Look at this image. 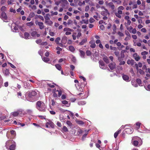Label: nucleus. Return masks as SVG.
<instances>
[{"label":"nucleus","mask_w":150,"mask_h":150,"mask_svg":"<svg viewBox=\"0 0 150 150\" xmlns=\"http://www.w3.org/2000/svg\"><path fill=\"white\" fill-rule=\"evenodd\" d=\"M83 132V131L81 129H79L78 130L77 132L78 133V134H81Z\"/></svg>","instance_id":"nucleus-54"},{"label":"nucleus","mask_w":150,"mask_h":150,"mask_svg":"<svg viewBox=\"0 0 150 150\" xmlns=\"http://www.w3.org/2000/svg\"><path fill=\"white\" fill-rule=\"evenodd\" d=\"M56 68L59 70H60L62 69L61 66L59 64H57L55 65Z\"/></svg>","instance_id":"nucleus-42"},{"label":"nucleus","mask_w":150,"mask_h":150,"mask_svg":"<svg viewBox=\"0 0 150 150\" xmlns=\"http://www.w3.org/2000/svg\"><path fill=\"white\" fill-rule=\"evenodd\" d=\"M138 73H139L141 74H144V72L141 69H139L137 70Z\"/></svg>","instance_id":"nucleus-40"},{"label":"nucleus","mask_w":150,"mask_h":150,"mask_svg":"<svg viewBox=\"0 0 150 150\" xmlns=\"http://www.w3.org/2000/svg\"><path fill=\"white\" fill-rule=\"evenodd\" d=\"M59 110L60 113L62 114H64L65 112V109H63L60 107L59 108Z\"/></svg>","instance_id":"nucleus-30"},{"label":"nucleus","mask_w":150,"mask_h":150,"mask_svg":"<svg viewBox=\"0 0 150 150\" xmlns=\"http://www.w3.org/2000/svg\"><path fill=\"white\" fill-rule=\"evenodd\" d=\"M132 142H133V144L134 146H137L138 144V143L139 142H138V141H137V140H132Z\"/></svg>","instance_id":"nucleus-34"},{"label":"nucleus","mask_w":150,"mask_h":150,"mask_svg":"<svg viewBox=\"0 0 150 150\" xmlns=\"http://www.w3.org/2000/svg\"><path fill=\"white\" fill-rule=\"evenodd\" d=\"M136 82L140 86L141 83V80L139 79H137L136 80Z\"/></svg>","instance_id":"nucleus-47"},{"label":"nucleus","mask_w":150,"mask_h":150,"mask_svg":"<svg viewBox=\"0 0 150 150\" xmlns=\"http://www.w3.org/2000/svg\"><path fill=\"white\" fill-rule=\"evenodd\" d=\"M69 50L72 52H74L75 50V48L73 46H69Z\"/></svg>","instance_id":"nucleus-35"},{"label":"nucleus","mask_w":150,"mask_h":150,"mask_svg":"<svg viewBox=\"0 0 150 150\" xmlns=\"http://www.w3.org/2000/svg\"><path fill=\"white\" fill-rule=\"evenodd\" d=\"M86 55L87 56H90L91 54V52L89 50H87L86 51Z\"/></svg>","instance_id":"nucleus-52"},{"label":"nucleus","mask_w":150,"mask_h":150,"mask_svg":"<svg viewBox=\"0 0 150 150\" xmlns=\"http://www.w3.org/2000/svg\"><path fill=\"white\" fill-rule=\"evenodd\" d=\"M125 130L126 133L128 134H131L133 131V129L132 128H127Z\"/></svg>","instance_id":"nucleus-13"},{"label":"nucleus","mask_w":150,"mask_h":150,"mask_svg":"<svg viewBox=\"0 0 150 150\" xmlns=\"http://www.w3.org/2000/svg\"><path fill=\"white\" fill-rule=\"evenodd\" d=\"M124 9L122 6H120L117 8V12H115V16L118 18H121V14H122V10Z\"/></svg>","instance_id":"nucleus-3"},{"label":"nucleus","mask_w":150,"mask_h":150,"mask_svg":"<svg viewBox=\"0 0 150 150\" xmlns=\"http://www.w3.org/2000/svg\"><path fill=\"white\" fill-rule=\"evenodd\" d=\"M36 107V108L40 111L44 112L46 111V105L42 101H39L37 102Z\"/></svg>","instance_id":"nucleus-1"},{"label":"nucleus","mask_w":150,"mask_h":150,"mask_svg":"<svg viewBox=\"0 0 150 150\" xmlns=\"http://www.w3.org/2000/svg\"><path fill=\"white\" fill-rule=\"evenodd\" d=\"M80 22L81 24H83V23L85 24H88V19L86 20L83 19Z\"/></svg>","instance_id":"nucleus-33"},{"label":"nucleus","mask_w":150,"mask_h":150,"mask_svg":"<svg viewBox=\"0 0 150 150\" xmlns=\"http://www.w3.org/2000/svg\"><path fill=\"white\" fill-rule=\"evenodd\" d=\"M76 122L79 125H83L84 124V123L81 120H76Z\"/></svg>","instance_id":"nucleus-43"},{"label":"nucleus","mask_w":150,"mask_h":150,"mask_svg":"<svg viewBox=\"0 0 150 150\" xmlns=\"http://www.w3.org/2000/svg\"><path fill=\"white\" fill-rule=\"evenodd\" d=\"M122 77L124 80L126 81H129V76L126 75H123L122 76Z\"/></svg>","instance_id":"nucleus-17"},{"label":"nucleus","mask_w":150,"mask_h":150,"mask_svg":"<svg viewBox=\"0 0 150 150\" xmlns=\"http://www.w3.org/2000/svg\"><path fill=\"white\" fill-rule=\"evenodd\" d=\"M72 23V21L70 20H69L68 21V22L67 23H66V24H67L68 25H69L70 24H71Z\"/></svg>","instance_id":"nucleus-60"},{"label":"nucleus","mask_w":150,"mask_h":150,"mask_svg":"<svg viewBox=\"0 0 150 150\" xmlns=\"http://www.w3.org/2000/svg\"><path fill=\"white\" fill-rule=\"evenodd\" d=\"M101 14L103 16H106L109 15L110 13L107 9H105V10L101 12Z\"/></svg>","instance_id":"nucleus-10"},{"label":"nucleus","mask_w":150,"mask_h":150,"mask_svg":"<svg viewBox=\"0 0 150 150\" xmlns=\"http://www.w3.org/2000/svg\"><path fill=\"white\" fill-rule=\"evenodd\" d=\"M50 15L49 13L46 14L45 16H44V18L45 21L50 20Z\"/></svg>","instance_id":"nucleus-27"},{"label":"nucleus","mask_w":150,"mask_h":150,"mask_svg":"<svg viewBox=\"0 0 150 150\" xmlns=\"http://www.w3.org/2000/svg\"><path fill=\"white\" fill-rule=\"evenodd\" d=\"M112 2L116 3V4L119 5L121 3L120 0H112Z\"/></svg>","instance_id":"nucleus-26"},{"label":"nucleus","mask_w":150,"mask_h":150,"mask_svg":"<svg viewBox=\"0 0 150 150\" xmlns=\"http://www.w3.org/2000/svg\"><path fill=\"white\" fill-rule=\"evenodd\" d=\"M35 23L36 25H38L39 26V28L40 29L42 30L44 28V25L43 23L39 22L38 21H36Z\"/></svg>","instance_id":"nucleus-7"},{"label":"nucleus","mask_w":150,"mask_h":150,"mask_svg":"<svg viewBox=\"0 0 150 150\" xmlns=\"http://www.w3.org/2000/svg\"><path fill=\"white\" fill-rule=\"evenodd\" d=\"M76 100V99L75 98H71L70 100L72 102H74Z\"/></svg>","instance_id":"nucleus-63"},{"label":"nucleus","mask_w":150,"mask_h":150,"mask_svg":"<svg viewBox=\"0 0 150 150\" xmlns=\"http://www.w3.org/2000/svg\"><path fill=\"white\" fill-rule=\"evenodd\" d=\"M148 52H146V51H144L143 52H142L141 53V54L142 55H146V54H148Z\"/></svg>","instance_id":"nucleus-55"},{"label":"nucleus","mask_w":150,"mask_h":150,"mask_svg":"<svg viewBox=\"0 0 150 150\" xmlns=\"http://www.w3.org/2000/svg\"><path fill=\"white\" fill-rule=\"evenodd\" d=\"M137 32V30L135 28H134L133 29V30L131 31V33H132L133 34H135Z\"/></svg>","instance_id":"nucleus-59"},{"label":"nucleus","mask_w":150,"mask_h":150,"mask_svg":"<svg viewBox=\"0 0 150 150\" xmlns=\"http://www.w3.org/2000/svg\"><path fill=\"white\" fill-rule=\"evenodd\" d=\"M99 63L100 64V68L103 69H105V67L104 66V64L103 62L102 61H99Z\"/></svg>","instance_id":"nucleus-20"},{"label":"nucleus","mask_w":150,"mask_h":150,"mask_svg":"<svg viewBox=\"0 0 150 150\" xmlns=\"http://www.w3.org/2000/svg\"><path fill=\"white\" fill-rule=\"evenodd\" d=\"M0 17L4 21L8 22L6 14L4 12H2L1 14H0Z\"/></svg>","instance_id":"nucleus-4"},{"label":"nucleus","mask_w":150,"mask_h":150,"mask_svg":"<svg viewBox=\"0 0 150 150\" xmlns=\"http://www.w3.org/2000/svg\"><path fill=\"white\" fill-rule=\"evenodd\" d=\"M79 52H80V55L81 57L82 58H84L85 56V52L80 50H79Z\"/></svg>","instance_id":"nucleus-22"},{"label":"nucleus","mask_w":150,"mask_h":150,"mask_svg":"<svg viewBox=\"0 0 150 150\" xmlns=\"http://www.w3.org/2000/svg\"><path fill=\"white\" fill-rule=\"evenodd\" d=\"M95 21V20L92 18H91L89 19V22L90 23H92Z\"/></svg>","instance_id":"nucleus-57"},{"label":"nucleus","mask_w":150,"mask_h":150,"mask_svg":"<svg viewBox=\"0 0 150 150\" xmlns=\"http://www.w3.org/2000/svg\"><path fill=\"white\" fill-rule=\"evenodd\" d=\"M132 84L133 86L135 87H137L138 86L137 84L134 81H132Z\"/></svg>","instance_id":"nucleus-44"},{"label":"nucleus","mask_w":150,"mask_h":150,"mask_svg":"<svg viewBox=\"0 0 150 150\" xmlns=\"http://www.w3.org/2000/svg\"><path fill=\"white\" fill-rule=\"evenodd\" d=\"M133 29V28L131 26L127 28V29L130 32H131Z\"/></svg>","instance_id":"nucleus-58"},{"label":"nucleus","mask_w":150,"mask_h":150,"mask_svg":"<svg viewBox=\"0 0 150 150\" xmlns=\"http://www.w3.org/2000/svg\"><path fill=\"white\" fill-rule=\"evenodd\" d=\"M145 88L147 90L150 91V84L148 85Z\"/></svg>","instance_id":"nucleus-64"},{"label":"nucleus","mask_w":150,"mask_h":150,"mask_svg":"<svg viewBox=\"0 0 150 150\" xmlns=\"http://www.w3.org/2000/svg\"><path fill=\"white\" fill-rule=\"evenodd\" d=\"M89 8V6H86L85 8V11H88Z\"/></svg>","instance_id":"nucleus-62"},{"label":"nucleus","mask_w":150,"mask_h":150,"mask_svg":"<svg viewBox=\"0 0 150 150\" xmlns=\"http://www.w3.org/2000/svg\"><path fill=\"white\" fill-rule=\"evenodd\" d=\"M74 31V30L69 28H66V35H69L71 34V32Z\"/></svg>","instance_id":"nucleus-19"},{"label":"nucleus","mask_w":150,"mask_h":150,"mask_svg":"<svg viewBox=\"0 0 150 150\" xmlns=\"http://www.w3.org/2000/svg\"><path fill=\"white\" fill-rule=\"evenodd\" d=\"M59 119L62 122H65V118L63 115L61 114L59 115Z\"/></svg>","instance_id":"nucleus-25"},{"label":"nucleus","mask_w":150,"mask_h":150,"mask_svg":"<svg viewBox=\"0 0 150 150\" xmlns=\"http://www.w3.org/2000/svg\"><path fill=\"white\" fill-rule=\"evenodd\" d=\"M11 30H13L14 29V30H13V32H16L18 30V28L17 25H16L14 23H12L11 25Z\"/></svg>","instance_id":"nucleus-9"},{"label":"nucleus","mask_w":150,"mask_h":150,"mask_svg":"<svg viewBox=\"0 0 150 150\" xmlns=\"http://www.w3.org/2000/svg\"><path fill=\"white\" fill-rule=\"evenodd\" d=\"M24 38L26 39H29L30 38V35L29 33L27 32H25L24 34Z\"/></svg>","instance_id":"nucleus-23"},{"label":"nucleus","mask_w":150,"mask_h":150,"mask_svg":"<svg viewBox=\"0 0 150 150\" xmlns=\"http://www.w3.org/2000/svg\"><path fill=\"white\" fill-rule=\"evenodd\" d=\"M134 61L133 60L128 59L127 62V63L128 64H130L131 66L133 65L134 64Z\"/></svg>","instance_id":"nucleus-24"},{"label":"nucleus","mask_w":150,"mask_h":150,"mask_svg":"<svg viewBox=\"0 0 150 150\" xmlns=\"http://www.w3.org/2000/svg\"><path fill=\"white\" fill-rule=\"evenodd\" d=\"M121 132V129H119L117 131L115 132L114 134V137L116 138L118 136V135Z\"/></svg>","instance_id":"nucleus-28"},{"label":"nucleus","mask_w":150,"mask_h":150,"mask_svg":"<svg viewBox=\"0 0 150 150\" xmlns=\"http://www.w3.org/2000/svg\"><path fill=\"white\" fill-rule=\"evenodd\" d=\"M133 56L136 61H138L140 59V57L137 53L134 54Z\"/></svg>","instance_id":"nucleus-15"},{"label":"nucleus","mask_w":150,"mask_h":150,"mask_svg":"<svg viewBox=\"0 0 150 150\" xmlns=\"http://www.w3.org/2000/svg\"><path fill=\"white\" fill-rule=\"evenodd\" d=\"M38 117H39L40 119H45V116L39 115L38 116Z\"/></svg>","instance_id":"nucleus-61"},{"label":"nucleus","mask_w":150,"mask_h":150,"mask_svg":"<svg viewBox=\"0 0 150 150\" xmlns=\"http://www.w3.org/2000/svg\"><path fill=\"white\" fill-rule=\"evenodd\" d=\"M34 25V23L32 22L27 23H26V25L27 26H29L30 27H31V26H32Z\"/></svg>","instance_id":"nucleus-38"},{"label":"nucleus","mask_w":150,"mask_h":150,"mask_svg":"<svg viewBox=\"0 0 150 150\" xmlns=\"http://www.w3.org/2000/svg\"><path fill=\"white\" fill-rule=\"evenodd\" d=\"M103 59L104 61L106 63H108L109 62V60L106 57H105L103 58Z\"/></svg>","instance_id":"nucleus-39"},{"label":"nucleus","mask_w":150,"mask_h":150,"mask_svg":"<svg viewBox=\"0 0 150 150\" xmlns=\"http://www.w3.org/2000/svg\"><path fill=\"white\" fill-rule=\"evenodd\" d=\"M86 103L84 101H81L78 102V104L79 105H84L86 104Z\"/></svg>","instance_id":"nucleus-45"},{"label":"nucleus","mask_w":150,"mask_h":150,"mask_svg":"<svg viewBox=\"0 0 150 150\" xmlns=\"http://www.w3.org/2000/svg\"><path fill=\"white\" fill-rule=\"evenodd\" d=\"M42 59L45 62H47L49 61V59L47 57H44L42 58Z\"/></svg>","instance_id":"nucleus-37"},{"label":"nucleus","mask_w":150,"mask_h":150,"mask_svg":"<svg viewBox=\"0 0 150 150\" xmlns=\"http://www.w3.org/2000/svg\"><path fill=\"white\" fill-rule=\"evenodd\" d=\"M60 40V38L59 37H58L56 38V40H55V42L57 43V44H59V46L63 47L62 44L61 43H59V42Z\"/></svg>","instance_id":"nucleus-18"},{"label":"nucleus","mask_w":150,"mask_h":150,"mask_svg":"<svg viewBox=\"0 0 150 150\" xmlns=\"http://www.w3.org/2000/svg\"><path fill=\"white\" fill-rule=\"evenodd\" d=\"M13 0H8V4H12V3L13 2Z\"/></svg>","instance_id":"nucleus-56"},{"label":"nucleus","mask_w":150,"mask_h":150,"mask_svg":"<svg viewBox=\"0 0 150 150\" xmlns=\"http://www.w3.org/2000/svg\"><path fill=\"white\" fill-rule=\"evenodd\" d=\"M5 146L8 150H15L16 142L13 140H9L6 142Z\"/></svg>","instance_id":"nucleus-2"},{"label":"nucleus","mask_w":150,"mask_h":150,"mask_svg":"<svg viewBox=\"0 0 150 150\" xmlns=\"http://www.w3.org/2000/svg\"><path fill=\"white\" fill-rule=\"evenodd\" d=\"M62 94V91L60 90H57L55 91L53 94L54 97H57V96L60 97Z\"/></svg>","instance_id":"nucleus-6"},{"label":"nucleus","mask_w":150,"mask_h":150,"mask_svg":"<svg viewBox=\"0 0 150 150\" xmlns=\"http://www.w3.org/2000/svg\"><path fill=\"white\" fill-rule=\"evenodd\" d=\"M37 35V32L35 31H34L32 32L31 35L34 38H36V35Z\"/></svg>","instance_id":"nucleus-36"},{"label":"nucleus","mask_w":150,"mask_h":150,"mask_svg":"<svg viewBox=\"0 0 150 150\" xmlns=\"http://www.w3.org/2000/svg\"><path fill=\"white\" fill-rule=\"evenodd\" d=\"M108 66L111 70H113L115 68V64L114 62L110 63L109 64Z\"/></svg>","instance_id":"nucleus-11"},{"label":"nucleus","mask_w":150,"mask_h":150,"mask_svg":"<svg viewBox=\"0 0 150 150\" xmlns=\"http://www.w3.org/2000/svg\"><path fill=\"white\" fill-rule=\"evenodd\" d=\"M105 4L107 6H108L109 8H111L112 10L114 11L115 8V6L112 2H110L108 3L107 1L105 3Z\"/></svg>","instance_id":"nucleus-5"},{"label":"nucleus","mask_w":150,"mask_h":150,"mask_svg":"<svg viewBox=\"0 0 150 150\" xmlns=\"http://www.w3.org/2000/svg\"><path fill=\"white\" fill-rule=\"evenodd\" d=\"M141 124V123L139 122L136 123V125L137 126V129H138L140 128Z\"/></svg>","instance_id":"nucleus-53"},{"label":"nucleus","mask_w":150,"mask_h":150,"mask_svg":"<svg viewBox=\"0 0 150 150\" xmlns=\"http://www.w3.org/2000/svg\"><path fill=\"white\" fill-rule=\"evenodd\" d=\"M11 134L13 135L14 136H15L16 135V132L15 131L13 130H12L11 131Z\"/></svg>","instance_id":"nucleus-50"},{"label":"nucleus","mask_w":150,"mask_h":150,"mask_svg":"<svg viewBox=\"0 0 150 150\" xmlns=\"http://www.w3.org/2000/svg\"><path fill=\"white\" fill-rule=\"evenodd\" d=\"M132 140H137L139 143L140 142H142V140L141 138L138 137H134L132 139Z\"/></svg>","instance_id":"nucleus-21"},{"label":"nucleus","mask_w":150,"mask_h":150,"mask_svg":"<svg viewBox=\"0 0 150 150\" xmlns=\"http://www.w3.org/2000/svg\"><path fill=\"white\" fill-rule=\"evenodd\" d=\"M45 23H46L47 25H51L52 24L53 22L49 20L45 21Z\"/></svg>","instance_id":"nucleus-29"},{"label":"nucleus","mask_w":150,"mask_h":150,"mask_svg":"<svg viewBox=\"0 0 150 150\" xmlns=\"http://www.w3.org/2000/svg\"><path fill=\"white\" fill-rule=\"evenodd\" d=\"M62 104L61 105V107H63V106H64V105H63V104L65 105L66 104V100H64L62 101Z\"/></svg>","instance_id":"nucleus-51"},{"label":"nucleus","mask_w":150,"mask_h":150,"mask_svg":"<svg viewBox=\"0 0 150 150\" xmlns=\"http://www.w3.org/2000/svg\"><path fill=\"white\" fill-rule=\"evenodd\" d=\"M4 73L6 75H8L9 74L8 70V69H6L4 71Z\"/></svg>","instance_id":"nucleus-49"},{"label":"nucleus","mask_w":150,"mask_h":150,"mask_svg":"<svg viewBox=\"0 0 150 150\" xmlns=\"http://www.w3.org/2000/svg\"><path fill=\"white\" fill-rule=\"evenodd\" d=\"M90 43L91 44L90 45V47L91 48H94L96 47V45L94 42L91 41L90 42Z\"/></svg>","instance_id":"nucleus-32"},{"label":"nucleus","mask_w":150,"mask_h":150,"mask_svg":"<svg viewBox=\"0 0 150 150\" xmlns=\"http://www.w3.org/2000/svg\"><path fill=\"white\" fill-rule=\"evenodd\" d=\"M26 112L30 114H32L33 113V110H32L30 109H27L26 110Z\"/></svg>","instance_id":"nucleus-41"},{"label":"nucleus","mask_w":150,"mask_h":150,"mask_svg":"<svg viewBox=\"0 0 150 150\" xmlns=\"http://www.w3.org/2000/svg\"><path fill=\"white\" fill-rule=\"evenodd\" d=\"M87 41V39L86 38L82 40L81 42L79 43V45H83Z\"/></svg>","instance_id":"nucleus-31"},{"label":"nucleus","mask_w":150,"mask_h":150,"mask_svg":"<svg viewBox=\"0 0 150 150\" xmlns=\"http://www.w3.org/2000/svg\"><path fill=\"white\" fill-rule=\"evenodd\" d=\"M21 112V113L22 112V110L21 111H18L16 112H12L11 113V115H12L14 117H16Z\"/></svg>","instance_id":"nucleus-12"},{"label":"nucleus","mask_w":150,"mask_h":150,"mask_svg":"<svg viewBox=\"0 0 150 150\" xmlns=\"http://www.w3.org/2000/svg\"><path fill=\"white\" fill-rule=\"evenodd\" d=\"M66 114H69L67 116V117L69 119H70V116L72 117L74 116V113L71 112L66 110Z\"/></svg>","instance_id":"nucleus-16"},{"label":"nucleus","mask_w":150,"mask_h":150,"mask_svg":"<svg viewBox=\"0 0 150 150\" xmlns=\"http://www.w3.org/2000/svg\"><path fill=\"white\" fill-rule=\"evenodd\" d=\"M36 94L37 93L35 91H33L29 93L28 96L29 97H31L32 96H35Z\"/></svg>","instance_id":"nucleus-14"},{"label":"nucleus","mask_w":150,"mask_h":150,"mask_svg":"<svg viewBox=\"0 0 150 150\" xmlns=\"http://www.w3.org/2000/svg\"><path fill=\"white\" fill-rule=\"evenodd\" d=\"M46 127L47 128L51 127L53 128L54 127V125L53 122L51 121H49L46 122L45 125Z\"/></svg>","instance_id":"nucleus-8"},{"label":"nucleus","mask_w":150,"mask_h":150,"mask_svg":"<svg viewBox=\"0 0 150 150\" xmlns=\"http://www.w3.org/2000/svg\"><path fill=\"white\" fill-rule=\"evenodd\" d=\"M89 130H88L86 132V133L84 134L82 137V139L83 140L84 138L86 137V136L88 134V133Z\"/></svg>","instance_id":"nucleus-46"},{"label":"nucleus","mask_w":150,"mask_h":150,"mask_svg":"<svg viewBox=\"0 0 150 150\" xmlns=\"http://www.w3.org/2000/svg\"><path fill=\"white\" fill-rule=\"evenodd\" d=\"M42 42V40L41 39H38L36 40V42L38 44H40Z\"/></svg>","instance_id":"nucleus-48"}]
</instances>
